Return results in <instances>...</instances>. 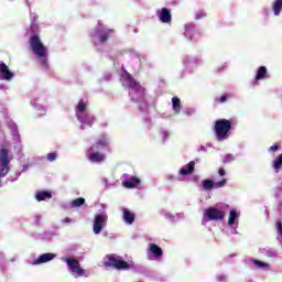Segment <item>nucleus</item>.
<instances>
[{"mask_svg":"<svg viewBox=\"0 0 282 282\" xmlns=\"http://www.w3.org/2000/svg\"><path fill=\"white\" fill-rule=\"evenodd\" d=\"M29 43L33 54L37 56L43 67H47V56H50V52L47 47L44 46L43 42H41V37L36 34H32Z\"/></svg>","mask_w":282,"mask_h":282,"instance_id":"f257e3e1","label":"nucleus"},{"mask_svg":"<svg viewBox=\"0 0 282 282\" xmlns=\"http://www.w3.org/2000/svg\"><path fill=\"white\" fill-rule=\"evenodd\" d=\"M101 149H108L109 151V142L107 141V137L102 135L100 137L96 143H94L88 149V160L89 162L96 163V162H105L106 156L105 154L100 153L99 151Z\"/></svg>","mask_w":282,"mask_h":282,"instance_id":"f03ea898","label":"nucleus"},{"mask_svg":"<svg viewBox=\"0 0 282 282\" xmlns=\"http://www.w3.org/2000/svg\"><path fill=\"white\" fill-rule=\"evenodd\" d=\"M105 268H115V270H131V264L116 254H108L104 261Z\"/></svg>","mask_w":282,"mask_h":282,"instance_id":"7ed1b4c3","label":"nucleus"},{"mask_svg":"<svg viewBox=\"0 0 282 282\" xmlns=\"http://www.w3.org/2000/svg\"><path fill=\"white\" fill-rule=\"evenodd\" d=\"M230 129H232V122L230 120L220 119L215 121L214 131L218 140H226Z\"/></svg>","mask_w":282,"mask_h":282,"instance_id":"20e7f679","label":"nucleus"},{"mask_svg":"<svg viewBox=\"0 0 282 282\" xmlns=\"http://www.w3.org/2000/svg\"><path fill=\"white\" fill-rule=\"evenodd\" d=\"M10 173V151L0 149V177H6Z\"/></svg>","mask_w":282,"mask_h":282,"instance_id":"39448f33","label":"nucleus"},{"mask_svg":"<svg viewBox=\"0 0 282 282\" xmlns=\"http://www.w3.org/2000/svg\"><path fill=\"white\" fill-rule=\"evenodd\" d=\"M205 217L207 221H224V218L226 217V213L215 207H209L205 209Z\"/></svg>","mask_w":282,"mask_h":282,"instance_id":"423d86ee","label":"nucleus"},{"mask_svg":"<svg viewBox=\"0 0 282 282\" xmlns=\"http://www.w3.org/2000/svg\"><path fill=\"white\" fill-rule=\"evenodd\" d=\"M67 267L69 268L73 274H77V276H83L85 274V269L80 267V262L73 258H62Z\"/></svg>","mask_w":282,"mask_h":282,"instance_id":"0eeeda50","label":"nucleus"},{"mask_svg":"<svg viewBox=\"0 0 282 282\" xmlns=\"http://www.w3.org/2000/svg\"><path fill=\"white\" fill-rule=\"evenodd\" d=\"M107 226V215L98 214L95 216L93 230L95 235H100L102 232V228Z\"/></svg>","mask_w":282,"mask_h":282,"instance_id":"6e6552de","label":"nucleus"},{"mask_svg":"<svg viewBox=\"0 0 282 282\" xmlns=\"http://www.w3.org/2000/svg\"><path fill=\"white\" fill-rule=\"evenodd\" d=\"M124 79L128 83L129 89H133V91H142L143 88L140 83H138V80H135L127 70H124Z\"/></svg>","mask_w":282,"mask_h":282,"instance_id":"1a4fd4ad","label":"nucleus"},{"mask_svg":"<svg viewBox=\"0 0 282 282\" xmlns=\"http://www.w3.org/2000/svg\"><path fill=\"white\" fill-rule=\"evenodd\" d=\"M223 186H226V178L217 182L216 184L213 183L212 180H204L203 181L204 191H213V188H221Z\"/></svg>","mask_w":282,"mask_h":282,"instance_id":"9d476101","label":"nucleus"},{"mask_svg":"<svg viewBox=\"0 0 282 282\" xmlns=\"http://www.w3.org/2000/svg\"><path fill=\"white\" fill-rule=\"evenodd\" d=\"M0 74L2 75L3 80H12V78H14V73H12L3 62H0Z\"/></svg>","mask_w":282,"mask_h":282,"instance_id":"9b49d317","label":"nucleus"},{"mask_svg":"<svg viewBox=\"0 0 282 282\" xmlns=\"http://www.w3.org/2000/svg\"><path fill=\"white\" fill-rule=\"evenodd\" d=\"M159 20L161 23H171L173 21V15H171V10L162 8L159 13Z\"/></svg>","mask_w":282,"mask_h":282,"instance_id":"f8f14e48","label":"nucleus"},{"mask_svg":"<svg viewBox=\"0 0 282 282\" xmlns=\"http://www.w3.org/2000/svg\"><path fill=\"white\" fill-rule=\"evenodd\" d=\"M55 257L56 254L54 253H43L33 261V265H41V263H47L48 261H52Z\"/></svg>","mask_w":282,"mask_h":282,"instance_id":"ddd939ff","label":"nucleus"},{"mask_svg":"<svg viewBox=\"0 0 282 282\" xmlns=\"http://www.w3.org/2000/svg\"><path fill=\"white\" fill-rule=\"evenodd\" d=\"M148 250L149 252H151V254H153L154 259H160L164 254V251H162V248H160V246L155 243H150V247Z\"/></svg>","mask_w":282,"mask_h":282,"instance_id":"4468645a","label":"nucleus"},{"mask_svg":"<svg viewBox=\"0 0 282 282\" xmlns=\"http://www.w3.org/2000/svg\"><path fill=\"white\" fill-rule=\"evenodd\" d=\"M195 172V161H191L180 170V175H192Z\"/></svg>","mask_w":282,"mask_h":282,"instance_id":"2eb2a0df","label":"nucleus"},{"mask_svg":"<svg viewBox=\"0 0 282 282\" xmlns=\"http://www.w3.org/2000/svg\"><path fill=\"white\" fill-rule=\"evenodd\" d=\"M123 213V221L126 224H133V221H135V214H133L131 210H129L128 208H123L122 209Z\"/></svg>","mask_w":282,"mask_h":282,"instance_id":"dca6fc26","label":"nucleus"},{"mask_svg":"<svg viewBox=\"0 0 282 282\" xmlns=\"http://www.w3.org/2000/svg\"><path fill=\"white\" fill-rule=\"evenodd\" d=\"M138 184H140V178L135 176H132L130 180L122 182V186H124V188H135Z\"/></svg>","mask_w":282,"mask_h":282,"instance_id":"f3484780","label":"nucleus"},{"mask_svg":"<svg viewBox=\"0 0 282 282\" xmlns=\"http://www.w3.org/2000/svg\"><path fill=\"white\" fill-rule=\"evenodd\" d=\"M265 74H268V68L265 66H260L256 74V80H263Z\"/></svg>","mask_w":282,"mask_h":282,"instance_id":"a211bd4d","label":"nucleus"},{"mask_svg":"<svg viewBox=\"0 0 282 282\" xmlns=\"http://www.w3.org/2000/svg\"><path fill=\"white\" fill-rule=\"evenodd\" d=\"M172 106H173V110L175 111V113H180V111H182V100H180V98L173 97Z\"/></svg>","mask_w":282,"mask_h":282,"instance_id":"6ab92c4d","label":"nucleus"},{"mask_svg":"<svg viewBox=\"0 0 282 282\" xmlns=\"http://www.w3.org/2000/svg\"><path fill=\"white\" fill-rule=\"evenodd\" d=\"M35 199H37V202H44V199H52V193L50 192H39L35 196Z\"/></svg>","mask_w":282,"mask_h":282,"instance_id":"aec40b11","label":"nucleus"},{"mask_svg":"<svg viewBox=\"0 0 282 282\" xmlns=\"http://www.w3.org/2000/svg\"><path fill=\"white\" fill-rule=\"evenodd\" d=\"M237 217H239V214L235 209H231L229 212V218H228V226H235V221H237Z\"/></svg>","mask_w":282,"mask_h":282,"instance_id":"412c9836","label":"nucleus"},{"mask_svg":"<svg viewBox=\"0 0 282 282\" xmlns=\"http://www.w3.org/2000/svg\"><path fill=\"white\" fill-rule=\"evenodd\" d=\"M273 12L275 17H279V14H281V10H282V0H275L273 2Z\"/></svg>","mask_w":282,"mask_h":282,"instance_id":"4be33fe9","label":"nucleus"},{"mask_svg":"<svg viewBox=\"0 0 282 282\" xmlns=\"http://www.w3.org/2000/svg\"><path fill=\"white\" fill-rule=\"evenodd\" d=\"M113 32V30H108L107 32L99 35V43L101 45H105L107 41L109 40L110 34Z\"/></svg>","mask_w":282,"mask_h":282,"instance_id":"5701e85b","label":"nucleus"},{"mask_svg":"<svg viewBox=\"0 0 282 282\" xmlns=\"http://www.w3.org/2000/svg\"><path fill=\"white\" fill-rule=\"evenodd\" d=\"M273 169L276 171V173H279V170L282 169V153L273 162Z\"/></svg>","mask_w":282,"mask_h":282,"instance_id":"b1692460","label":"nucleus"},{"mask_svg":"<svg viewBox=\"0 0 282 282\" xmlns=\"http://www.w3.org/2000/svg\"><path fill=\"white\" fill-rule=\"evenodd\" d=\"M84 204H85V198H83V197L72 200L73 208H80V206H84Z\"/></svg>","mask_w":282,"mask_h":282,"instance_id":"393cba45","label":"nucleus"},{"mask_svg":"<svg viewBox=\"0 0 282 282\" xmlns=\"http://www.w3.org/2000/svg\"><path fill=\"white\" fill-rule=\"evenodd\" d=\"M86 109H87V104H85V101L83 99L79 100V102L77 105L78 113H85Z\"/></svg>","mask_w":282,"mask_h":282,"instance_id":"a878e982","label":"nucleus"},{"mask_svg":"<svg viewBox=\"0 0 282 282\" xmlns=\"http://www.w3.org/2000/svg\"><path fill=\"white\" fill-rule=\"evenodd\" d=\"M235 162V156L232 154H227L223 158V164H230Z\"/></svg>","mask_w":282,"mask_h":282,"instance_id":"bb28decb","label":"nucleus"},{"mask_svg":"<svg viewBox=\"0 0 282 282\" xmlns=\"http://www.w3.org/2000/svg\"><path fill=\"white\" fill-rule=\"evenodd\" d=\"M254 264L258 265L259 268H268V263L259 260H254Z\"/></svg>","mask_w":282,"mask_h":282,"instance_id":"cd10ccee","label":"nucleus"},{"mask_svg":"<svg viewBox=\"0 0 282 282\" xmlns=\"http://www.w3.org/2000/svg\"><path fill=\"white\" fill-rule=\"evenodd\" d=\"M56 158H57V155L54 152L47 154L48 162H54V160H56Z\"/></svg>","mask_w":282,"mask_h":282,"instance_id":"c85d7f7f","label":"nucleus"},{"mask_svg":"<svg viewBox=\"0 0 282 282\" xmlns=\"http://www.w3.org/2000/svg\"><path fill=\"white\" fill-rule=\"evenodd\" d=\"M276 226H278V235H280V237L282 238V221H278Z\"/></svg>","mask_w":282,"mask_h":282,"instance_id":"c756f323","label":"nucleus"},{"mask_svg":"<svg viewBox=\"0 0 282 282\" xmlns=\"http://www.w3.org/2000/svg\"><path fill=\"white\" fill-rule=\"evenodd\" d=\"M218 175H220L221 177H224V175H226V170H224V167H220L218 170Z\"/></svg>","mask_w":282,"mask_h":282,"instance_id":"7c9ffc66","label":"nucleus"},{"mask_svg":"<svg viewBox=\"0 0 282 282\" xmlns=\"http://www.w3.org/2000/svg\"><path fill=\"white\" fill-rule=\"evenodd\" d=\"M228 100V97L226 95H223L219 99L218 102H226Z\"/></svg>","mask_w":282,"mask_h":282,"instance_id":"2f4dec72","label":"nucleus"},{"mask_svg":"<svg viewBox=\"0 0 282 282\" xmlns=\"http://www.w3.org/2000/svg\"><path fill=\"white\" fill-rule=\"evenodd\" d=\"M270 151H279V145L273 144V145L270 148Z\"/></svg>","mask_w":282,"mask_h":282,"instance_id":"473e14b6","label":"nucleus"},{"mask_svg":"<svg viewBox=\"0 0 282 282\" xmlns=\"http://www.w3.org/2000/svg\"><path fill=\"white\" fill-rule=\"evenodd\" d=\"M63 223L64 224H72V218L66 217V218H64Z\"/></svg>","mask_w":282,"mask_h":282,"instance_id":"72a5a7b5","label":"nucleus"},{"mask_svg":"<svg viewBox=\"0 0 282 282\" xmlns=\"http://www.w3.org/2000/svg\"><path fill=\"white\" fill-rule=\"evenodd\" d=\"M219 281H226V276L221 275V276H218Z\"/></svg>","mask_w":282,"mask_h":282,"instance_id":"f704fd0d","label":"nucleus"},{"mask_svg":"<svg viewBox=\"0 0 282 282\" xmlns=\"http://www.w3.org/2000/svg\"><path fill=\"white\" fill-rule=\"evenodd\" d=\"M89 124H94V118L89 119Z\"/></svg>","mask_w":282,"mask_h":282,"instance_id":"c9c22d12","label":"nucleus"}]
</instances>
